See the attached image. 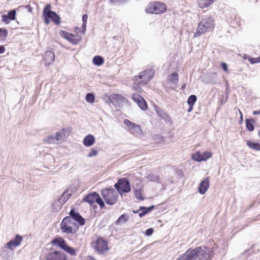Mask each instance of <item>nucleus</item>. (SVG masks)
Here are the masks:
<instances>
[{"label":"nucleus","instance_id":"11","mask_svg":"<svg viewBox=\"0 0 260 260\" xmlns=\"http://www.w3.org/2000/svg\"><path fill=\"white\" fill-rule=\"evenodd\" d=\"M9 249L6 245L2 247L0 249V257L3 260H13L14 259V253Z\"/></svg>","mask_w":260,"mask_h":260},{"label":"nucleus","instance_id":"36","mask_svg":"<svg viewBox=\"0 0 260 260\" xmlns=\"http://www.w3.org/2000/svg\"><path fill=\"white\" fill-rule=\"evenodd\" d=\"M69 194H66L65 192H64L61 198L59 199L58 202L59 203H63V204H64L69 198Z\"/></svg>","mask_w":260,"mask_h":260},{"label":"nucleus","instance_id":"41","mask_svg":"<svg viewBox=\"0 0 260 260\" xmlns=\"http://www.w3.org/2000/svg\"><path fill=\"white\" fill-rule=\"evenodd\" d=\"M61 240H62L61 238H55V239L52 240V241L51 242V244L53 245L59 246V244H60Z\"/></svg>","mask_w":260,"mask_h":260},{"label":"nucleus","instance_id":"18","mask_svg":"<svg viewBox=\"0 0 260 260\" xmlns=\"http://www.w3.org/2000/svg\"><path fill=\"white\" fill-rule=\"evenodd\" d=\"M154 208V206H151L150 207L147 208L145 207H140L139 210L134 211L133 212L135 213H138L139 212V216L141 217L144 216L146 214L150 212Z\"/></svg>","mask_w":260,"mask_h":260},{"label":"nucleus","instance_id":"17","mask_svg":"<svg viewBox=\"0 0 260 260\" xmlns=\"http://www.w3.org/2000/svg\"><path fill=\"white\" fill-rule=\"evenodd\" d=\"M98 194L96 192H92L88 194L84 199L83 201L88 203L90 204H92L95 202L98 197Z\"/></svg>","mask_w":260,"mask_h":260},{"label":"nucleus","instance_id":"53","mask_svg":"<svg viewBox=\"0 0 260 260\" xmlns=\"http://www.w3.org/2000/svg\"><path fill=\"white\" fill-rule=\"evenodd\" d=\"M86 23H83L82 28L83 29V31L84 32L86 30Z\"/></svg>","mask_w":260,"mask_h":260},{"label":"nucleus","instance_id":"9","mask_svg":"<svg viewBox=\"0 0 260 260\" xmlns=\"http://www.w3.org/2000/svg\"><path fill=\"white\" fill-rule=\"evenodd\" d=\"M59 34L61 37L66 39L74 45L78 44L81 40L80 36L70 34L65 31L61 30Z\"/></svg>","mask_w":260,"mask_h":260},{"label":"nucleus","instance_id":"15","mask_svg":"<svg viewBox=\"0 0 260 260\" xmlns=\"http://www.w3.org/2000/svg\"><path fill=\"white\" fill-rule=\"evenodd\" d=\"M209 177H207L200 183L199 191L201 194H204L207 191L209 186Z\"/></svg>","mask_w":260,"mask_h":260},{"label":"nucleus","instance_id":"56","mask_svg":"<svg viewBox=\"0 0 260 260\" xmlns=\"http://www.w3.org/2000/svg\"><path fill=\"white\" fill-rule=\"evenodd\" d=\"M157 113L162 118H165V117L166 116V115H165L164 114H162V115H161V114H159V112L157 111Z\"/></svg>","mask_w":260,"mask_h":260},{"label":"nucleus","instance_id":"19","mask_svg":"<svg viewBox=\"0 0 260 260\" xmlns=\"http://www.w3.org/2000/svg\"><path fill=\"white\" fill-rule=\"evenodd\" d=\"M129 130L132 134L135 136H139L143 133L140 125L136 123L132 124Z\"/></svg>","mask_w":260,"mask_h":260},{"label":"nucleus","instance_id":"51","mask_svg":"<svg viewBox=\"0 0 260 260\" xmlns=\"http://www.w3.org/2000/svg\"><path fill=\"white\" fill-rule=\"evenodd\" d=\"M44 17V22L46 24H48L49 23V18L47 17L46 15H43Z\"/></svg>","mask_w":260,"mask_h":260},{"label":"nucleus","instance_id":"48","mask_svg":"<svg viewBox=\"0 0 260 260\" xmlns=\"http://www.w3.org/2000/svg\"><path fill=\"white\" fill-rule=\"evenodd\" d=\"M153 229L152 228H149L145 231V235L147 236H151L153 233Z\"/></svg>","mask_w":260,"mask_h":260},{"label":"nucleus","instance_id":"33","mask_svg":"<svg viewBox=\"0 0 260 260\" xmlns=\"http://www.w3.org/2000/svg\"><path fill=\"white\" fill-rule=\"evenodd\" d=\"M252 119L246 120V127L249 131H252L254 129V126L253 124L251 123Z\"/></svg>","mask_w":260,"mask_h":260},{"label":"nucleus","instance_id":"55","mask_svg":"<svg viewBox=\"0 0 260 260\" xmlns=\"http://www.w3.org/2000/svg\"><path fill=\"white\" fill-rule=\"evenodd\" d=\"M192 109H193V106H189V108L188 109V112H190V111H191Z\"/></svg>","mask_w":260,"mask_h":260},{"label":"nucleus","instance_id":"49","mask_svg":"<svg viewBox=\"0 0 260 260\" xmlns=\"http://www.w3.org/2000/svg\"><path fill=\"white\" fill-rule=\"evenodd\" d=\"M88 16L86 14H84L82 16L83 23H86L87 21Z\"/></svg>","mask_w":260,"mask_h":260},{"label":"nucleus","instance_id":"57","mask_svg":"<svg viewBox=\"0 0 260 260\" xmlns=\"http://www.w3.org/2000/svg\"><path fill=\"white\" fill-rule=\"evenodd\" d=\"M239 111L240 113V118L242 120L243 119V115H242V112L240 111V110H239Z\"/></svg>","mask_w":260,"mask_h":260},{"label":"nucleus","instance_id":"21","mask_svg":"<svg viewBox=\"0 0 260 260\" xmlns=\"http://www.w3.org/2000/svg\"><path fill=\"white\" fill-rule=\"evenodd\" d=\"M215 0H198V5L201 8H205L212 5Z\"/></svg>","mask_w":260,"mask_h":260},{"label":"nucleus","instance_id":"28","mask_svg":"<svg viewBox=\"0 0 260 260\" xmlns=\"http://www.w3.org/2000/svg\"><path fill=\"white\" fill-rule=\"evenodd\" d=\"M134 194L136 198L139 200H143V198L142 196L141 190L140 188H136L134 190Z\"/></svg>","mask_w":260,"mask_h":260},{"label":"nucleus","instance_id":"20","mask_svg":"<svg viewBox=\"0 0 260 260\" xmlns=\"http://www.w3.org/2000/svg\"><path fill=\"white\" fill-rule=\"evenodd\" d=\"M95 142V138L92 135H88L83 139V143L86 147H89L92 145Z\"/></svg>","mask_w":260,"mask_h":260},{"label":"nucleus","instance_id":"3","mask_svg":"<svg viewBox=\"0 0 260 260\" xmlns=\"http://www.w3.org/2000/svg\"><path fill=\"white\" fill-rule=\"evenodd\" d=\"M214 19L212 16H208L203 18L198 24L194 37H198L201 35L212 30L215 27Z\"/></svg>","mask_w":260,"mask_h":260},{"label":"nucleus","instance_id":"47","mask_svg":"<svg viewBox=\"0 0 260 260\" xmlns=\"http://www.w3.org/2000/svg\"><path fill=\"white\" fill-rule=\"evenodd\" d=\"M124 123L128 127V129L130 128V127L134 123L132 122L128 119H125L124 120Z\"/></svg>","mask_w":260,"mask_h":260},{"label":"nucleus","instance_id":"38","mask_svg":"<svg viewBox=\"0 0 260 260\" xmlns=\"http://www.w3.org/2000/svg\"><path fill=\"white\" fill-rule=\"evenodd\" d=\"M16 13V11L15 10H12L10 11L7 16L9 17V18L11 20H13L15 19V15Z\"/></svg>","mask_w":260,"mask_h":260},{"label":"nucleus","instance_id":"46","mask_svg":"<svg viewBox=\"0 0 260 260\" xmlns=\"http://www.w3.org/2000/svg\"><path fill=\"white\" fill-rule=\"evenodd\" d=\"M158 178V176L153 175H150L148 176V179L152 181H157Z\"/></svg>","mask_w":260,"mask_h":260},{"label":"nucleus","instance_id":"12","mask_svg":"<svg viewBox=\"0 0 260 260\" xmlns=\"http://www.w3.org/2000/svg\"><path fill=\"white\" fill-rule=\"evenodd\" d=\"M46 260H67L65 254L59 251L50 252L46 256Z\"/></svg>","mask_w":260,"mask_h":260},{"label":"nucleus","instance_id":"25","mask_svg":"<svg viewBox=\"0 0 260 260\" xmlns=\"http://www.w3.org/2000/svg\"><path fill=\"white\" fill-rule=\"evenodd\" d=\"M93 62L96 66H101L104 63V59L100 56H95L93 58Z\"/></svg>","mask_w":260,"mask_h":260},{"label":"nucleus","instance_id":"7","mask_svg":"<svg viewBox=\"0 0 260 260\" xmlns=\"http://www.w3.org/2000/svg\"><path fill=\"white\" fill-rule=\"evenodd\" d=\"M91 246L99 254H102L108 250V243L107 241L101 237H99L91 243Z\"/></svg>","mask_w":260,"mask_h":260},{"label":"nucleus","instance_id":"44","mask_svg":"<svg viewBox=\"0 0 260 260\" xmlns=\"http://www.w3.org/2000/svg\"><path fill=\"white\" fill-rule=\"evenodd\" d=\"M68 245L66 244V242L64 241V240H63L62 238V240L61 241V242H60V244H59V247L63 249L64 250L66 249V248L67 247Z\"/></svg>","mask_w":260,"mask_h":260},{"label":"nucleus","instance_id":"6","mask_svg":"<svg viewBox=\"0 0 260 260\" xmlns=\"http://www.w3.org/2000/svg\"><path fill=\"white\" fill-rule=\"evenodd\" d=\"M154 71L151 69L146 70L141 72L140 75L136 76L135 79V83L146 84L153 76Z\"/></svg>","mask_w":260,"mask_h":260},{"label":"nucleus","instance_id":"43","mask_svg":"<svg viewBox=\"0 0 260 260\" xmlns=\"http://www.w3.org/2000/svg\"><path fill=\"white\" fill-rule=\"evenodd\" d=\"M127 0H109V2L112 4H121L126 2Z\"/></svg>","mask_w":260,"mask_h":260},{"label":"nucleus","instance_id":"24","mask_svg":"<svg viewBox=\"0 0 260 260\" xmlns=\"http://www.w3.org/2000/svg\"><path fill=\"white\" fill-rule=\"evenodd\" d=\"M55 136L57 142L63 141L64 138V129H62L60 131L57 132L55 135Z\"/></svg>","mask_w":260,"mask_h":260},{"label":"nucleus","instance_id":"52","mask_svg":"<svg viewBox=\"0 0 260 260\" xmlns=\"http://www.w3.org/2000/svg\"><path fill=\"white\" fill-rule=\"evenodd\" d=\"M5 51V48L3 46H0V54L3 53Z\"/></svg>","mask_w":260,"mask_h":260},{"label":"nucleus","instance_id":"10","mask_svg":"<svg viewBox=\"0 0 260 260\" xmlns=\"http://www.w3.org/2000/svg\"><path fill=\"white\" fill-rule=\"evenodd\" d=\"M43 15H46L56 24H59L60 22L59 16L55 12L51 10L50 5H47L45 7L43 10Z\"/></svg>","mask_w":260,"mask_h":260},{"label":"nucleus","instance_id":"14","mask_svg":"<svg viewBox=\"0 0 260 260\" xmlns=\"http://www.w3.org/2000/svg\"><path fill=\"white\" fill-rule=\"evenodd\" d=\"M133 100L137 103L139 107L143 110L147 109V104L145 100L140 95L134 94L132 96Z\"/></svg>","mask_w":260,"mask_h":260},{"label":"nucleus","instance_id":"39","mask_svg":"<svg viewBox=\"0 0 260 260\" xmlns=\"http://www.w3.org/2000/svg\"><path fill=\"white\" fill-rule=\"evenodd\" d=\"M98 153V151L95 149L92 148L90 152L87 154V156L88 157L95 156L97 155Z\"/></svg>","mask_w":260,"mask_h":260},{"label":"nucleus","instance_id":"30","mask_svg":"<svg viewBox=\"0 0 260 260\" xmlns=\"http://www.w3.org/2000/svg\"><path fill=\"white\" fill-rule=\"evenodd\" d=\"M45 142L49 144H55L56 143L57 141L55 139V136L53 135L49 136L45 140Z\"/></svg>","mask_w":260,"mask_h":260},{"label":"nucleus","instance_id":"8","mask_svg":"<svg viewBox=\"0 0 260 260\" xmlns=\"http://www.w3.org/2000/svg\"><path fill=\"white\" fill-rule=\"evenodd\" d=\"M118 193L122 194L123 192H129L131 191V186L129 181L126 178H121L118 180V182L114 185Z\"/></svg>","mask_w":260,"mask_h":260},{"label":"nucleus","instance_id":"58","mask_svg":"<svg viewBox=\"0 0 260 260\" xmlns=\"http://www.w3.org/2000/svg\"><path fill=\"white\" fill-rule=\"evenodd\" d=\"M91 260H95V258H94L93 257H91Z\"/></svg>","mask_w":260,"mask_h":260},{"label":"nucleus","instance_id":"27","mask_svg":"<svg viewBox=\"0 0 260 260\" xmlns=\"http://www.w3.org/2000/svg\"><path fill=\"white\" fill-rule=\"evenodd\" d=\"M8 35V31L5 28H0V40H4Z\"/></svg>","mask_w":260,"mask_h":260},{"label":"nucleus","instance_id":"4","mask_svg":"<svg viewBox=\"0 0 260 260\" xmlns=\"http://www.w3.org/2000/svg\"><path fill=\"white\" fill-rule=\"evenodd\" d=\"M105 202L108 205H114L117 201L118 193L114 188H105L101 191Z\"/></svg>","mask_w":260,"mask_h":260},{"label":"nucleus","instance_id":"26","mask_svg":"<svg viewBox=\"0 0 260 260\" xmlns=\"http://www.w3.org/2000/svg\"><path fill=\"white\" fill-rule=\"evenodd\" d=\"M63 204V203H59L58 201L52 203V209L55 211H58L61 209V207Z\"/></svg>","mask_w":260,"mask_h":260},{"label":"nucleus","instance_id":"35","mask_svg":"<svg viewBox=\"0 0 260 260\" xmlns=\"http://www.w3.org/2000/svg\"><path fill=\"white\" fill-rule=\"evenodd\" d=\"M66 252L70 253L71 255H76V251L75 249H74L72 247H70L69 246H68L64 250Z\"/></svg>","mask_w":260,"mask_h":260},{"label":"nucleus","instance_id":"32","mask_svg":"<svg viewBox=\"0 0 260 260\" xmlns=\"http://www.w3.org/2000/svg\"><path fill=\"white\" fill-rule=\"evenodd\" d=\"M86 100L88 103H93L95 100L94 95L90 93H87L86 96Z\"/></svg>","mask_w":260,"mask_h":260},{"label":"nucleus","instance_id":"40","mask_svg":"<svg viewBox=\"0 0 260 260\" xmlns=\"http://www.w3.org/2000/svg\"><path fill=\"white\" fill-rule=\"evenodd\" d=\"M95 202L99 205L101 208H103L105 207V204L99 195H98L97 200L95 201Z\"/></svg>","mask_w":260,"mask_h":260},{"label":"nucleus","instance_id":"45","mask_svg":"<svg viewBox=\"0 0 260 260\" xmlns=\"http://www.w3.org/2000/svg\"><path fill=\"white\" fill-rule=\"evenodd\" d=\"M10 19L6 15L2 16V21L5 22L6 24H8L10 22Z\"/></svg>","mask_w":260,"mask_h":260},{"label":"nucleus","instance_id":"23","mask_svg":"<svg viewBox=\"0 0 260 260\" xmlns=\"http://www.w3.org/2000/svg\"><path fill=\"white\" fill-rule=\"evenodd\" d=\"M168 80L172 83L177 84L179 82V75L177 73L174 72L168 76Z\"/></svg>","mask_w":260,"mask_h":260},{"label":"nucleus","instance_id":"59","mask_svg":"<svg viewBox=\"0 0 260 260\" xmlns=\"http://www.w3.org/2000/svg\"><path fill=\"white\" fill-rule=\"evenodd\" d=\"M259 137H260V131H259Z\"/></svg>","mask_w":260,"mask_h":260},{"label":"nucleus","instance_id":"22","mask_svg":"<svg viewBox=\"0 0 260 260\" xmlns=\"http://www.w3.org/2000/svg\"><path fill=\"white\" fill-rule=\"evenodd\" d=\"M246 145L250 149L256 151H260V144L259 143L247 140L246 141Z\"/></svg>","mask_w":260,"mask_h":260},{"label":"nucleus","instance_id":"13","mask_svg":"<svg viewBox=\"0 0 260 260\" xmlns=\"http://www.w3.org/2000/svg\"><path fill=\"white\" fill-rule=\"evenodd\" d=\"M23 238L22 236L19 235H16L15 239L11 240L7 243L5 245H6L10 250L13 251L15 247L18 246L20 244Z\"/></svg>","mask_w":260,"mask_h":260},{"label":"nucleus","instance_id":"54","mask_svg":"<svg viewBox=\"0 0 260 260\" xmlns=\"http://www.w3.org/2000/svg\"><path fill=\"white\" fill-rule=\"evenodd\" d=\"M252 113L254 115L260 114V110L259 111H253Z\"/></svg>","mask_w":260,"mask_h":260},{"label":"nucleus","instance_id":"37","mask_svg":"<svg viewBox=\"0 0 260 260\" xmlns=\"http://www.w3.org/2000/svg\"><path fill=\"white\" fill-rule=\"evenodd\" d=\"M127 219V216L125 214L121 215L117 221V223H125Z\"/></svg>","mask_w":260,"mask_h":260},{"label":"nucleus","instance_id":"34","mask_svg":"<svg viewBox=\"0 0 260 260\" xmlns=\"http://www.w3.org/2000/svg\"><path fill=\"white\" fill-rule=\"evenodd\" d=\"M201 156L203 159V160H206L207 159L211 157L212 153L210 152H204L203 153H201Z\"/></svg>","mask_w":260,"mask_h":260},{"label":"nucleus","instance_id":"5","mask_svg":"<svg viewBox=\"0 0 260 260\" xmlns=\"http://www.w3.org/2000/svg\"><path fill=\"white\" fill-rule=\"evenodd\" d=\"M166 5L163 3L151 2L146 9V12L152 14H161L166 11Z\"/></svg>","mask_w":260,"mask_h":260},{"label":"nucleus","instance_id":"42","mask_svg":"<svg viewBox=\"0 0 260 260\" xmlns=\"http://www.w3.org/2000/svg\"><path fill=\"white\" fill-rule=\"evenodd\" d=\"M249 61L251 64L260 62V56L256 58H249Z\"/></svg>","mask_w":260,"mask_h":260},{"label":"nucleus","instance_id":"2","mask_svg":"<svg viewBox=\"0 0 260 260\" xmlns=\"http://www.w3.org/2000/svg\"><path fill=\"white\" fill-rule=\"evenodd\" d=\"M213 256L211 250L206 247H199L195 249H189L176 260H209Z\"/></svg>","mask_w":260,"mask_h":260},{"label":"nucleus","instance_id":"16","mask_svg":"<svg viewBox=\"0 0 260 260\" xmlns=\"http://www.w3.org/2000/svg\"><path fill=\"white\" fill-rule=\"evenodd\" d=\"M55 59V55L53 52L47 51L44 55V60L46 66H48L52 63Z\"/></svg>","mask_w":260,"mask_h":260},{"label":"nucleus","instance_id":"50","mask_svg":"<svg viewBox=\"0 0 260 260\" xmlns=\"http://www.w3.org/2000/svg\"><path fill=\"white\" fill-rule=\"evenodd\" d=\"M221 67L222 68V69L224 71H227L228 70V67H227V65L225 63H221Z\"/></svg>","mask_w":260,"mask_h":260},{"label":"nucleus","instance_id":"31","mask_svg":"<svg viewBox=\"0 0 260 260\" xmlns=\"http://www.w3.org/2000/svg\"><path fill=\"white\" fill-rule=\"evenodd\" d=\"M192 158L194 160L197 161H201L203 160L201 153L197 152L195 153L194 154L192 155Z\"/></svg>","mask_w":260,"mask_h":260},{"label":"nucleus","instance_id":"1","mask_svg":"<svg viewBox=\"0 0 260 260\" xmlns=\"http://www.w3.org/2000/svg\"><path fill=\"white\" fill-rule=\"evenodd\" d=\"M70 216H67L62 220L60 226L62 231L67 234H75L78 230V226L75 222H78L80 225L84 224L85 220L74 209L70 212Z\"/></svg>","mask_w":260,"mask_h":260},{"label":"nucleus","instance_id":"29","mask_svg":"<svg viewBox=\"0 0 260 260\" xmlns=\"http://www.w3.org/2000/svg\"><path fill=\"white\" fill-rule=\"evenodd\" d=\"M197 98L195 95H191L187 100V103L189 106H193L196 103Z\"/></svg>","mask_w":260,"mask_h":260}]
</instances>
